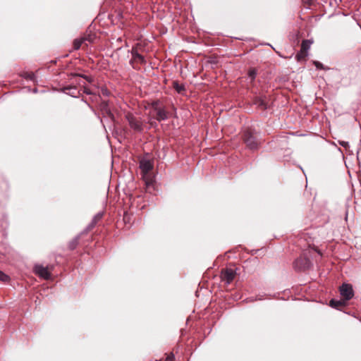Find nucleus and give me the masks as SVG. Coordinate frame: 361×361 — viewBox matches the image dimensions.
<instances>
[{
	"label": "nucleus",
	"mask_w": 361,
	"mask_h": 361,
	"mask_svg": "<svg viewBox=\"0 0 361 361\" xmlns=\"http://www.w3.org/2000/svg\"><path fill=\"white\" fill-rule=\"evenodd\" d=\"M243 140L246 147L251 150L257 149L259 147L260 142L252 129L249 128L245 130L243 135Z\"/></svg>",
	"instance_id": "f257e3e1"
},
{
	"label": "nucleus",
	"mask_w": 361,
	"mask_h": 361,
	"mask_svg": "<svg viewBox=\"0 0 361 361\" xmlns=\"http://www.w3.org/2000/svg\"><path fill=\"white\" fill-rule=\"evenodd\" d=\"M125 117L134 131L140 133L143 130V121L140 118L134 116L131 113L126 114Z\"/></svg>",
	"instance_id": "f03ea898"
},
{
	"label": "nucleus",
	"mask_w": 361,
	"mask_h": 361,
	"mask_svg": "<svg viewBox=\"0 0 361 361\" xmlns=\"http://www.w3.org/2000/svg\"><path fill=\"white\" fill-rule=\"evenodd\" d=\"M312 265V264L310 259L305 255H301L293 262V268L295 270L300 271H304L309 269Z\"/></svg>",
	"instance_id": "7ed1b4c3"
},
{
	"label": "nucleus",
	"mask_w": 361,
	"mask_h": 361,
	"mask_svg": "<svg viewBox=\"0 0 361 361\" xmlns=\"http://www.w3.org/2000/svg\"><path fill=\"white\" fill-rule=\"evenodd\" d=\"M152 107L156 112L154 118L158 121H162L168 118L169 112L165 108L159 105V102L156 101L152 103Z\"/></svg>",
	"instance_id": "20e7f679"
},
{
	"label": "nucleus",
	"mask_w": 361,
	"mask_h": 361,
	"mask_svg": "<svg viewBox=\"0 0 361 361\" xmlns=\"http://www.w3.org/2000/svg\"><path fill=\"white\" fill-rule=\"evenodd\" d=\"M339 292L345 301L350 300L354 296L353 286L350 283H343L339 288Z\"/></svg>",
	"instance_id": "39448f33"
},
{
	"label": "nucleus",
	"mask_w": 361,
	"mask_h": 361,
	"mask_svg": "<svg viewBox=\"0 0 361 361\" xmlns=\"http://www.w3.org/2000/svg\"><path fill=\"white\" fill-rule=\"evenodd\" d=\"M153 166L154 163L151 160L142 159L140 161V168L141 169L143 176H146L148 174V173L152 170Z\"/></svg>",
	"instance_id": "423d86ee"
},
{
	"label": "nucleus",
	"mask_w": 361,
	"mask_h": 361,
	"mask_svg": "<svg viewBox=\"0 0 361 361\" xmlns=\"http://www.w3.org/2000/svg\"><path fill=\"white\" fill-rule=\"evenodd\" d=\"M35 273L39 277L44 279H49L51 277V274L48 270L47 267H44L42 265L37 264L34 267Z\"/></svg>",
	"instance_id": "0eeeda50"
},
{
	"label": "nucleus",
	"mask_w": 361,
	"mask_h": 361,
	"mask_svg": "<svg viewBox=\"0 0 361 361\" xmlns=\"http://www.w3.org/2000/svg\"><path fill=\"white\" fill-rule=\"evenodd\" d=\"M235 272L232 269H225L221 271V277L222 281L230 283L234 279Z\"/></svg>",
	"instance_id": "6e6552de"
},
{
	"label": "nucleus",
	"mask_w": 361,
	"mask_h": 361,
	"mask_svg": "<svg viewBox=\"0 0 361 361\" xmlns=\"http://www.w3.org/2000/svg\"><path fill=\"white\" fill-rule=\"evenodd\" d=\"M146 63L144 57L140 54H136L135 56H133L132 59L130 60V63L133 68L138 69L140 67L138 66L139 64H145Z\"/></svg>",
	"instance_id": "1a4fd4ad"
},
{
	"label": "nucleus",
	"mask_w": 361,
	"mask_h": 361,
	"mask_svg": "<svg viewBox=\"0 0 361 361\" xmlns=\"http://www.w3.org/2000/svg\"><path fill=\"white\" fill-rule=\"evenodd\" d=\"M253 103L257 106L258 108H259L262 110H265L267 108V104L266 102V97H256L254 100Z\"/></svg>",
	"instance_id": "9d476101"
},
{
	"label": "nucleus",
	"mask_w": 361,
	"mask_h": 361,
	"mask_svg": "<svg viewBox=\"0 0 361 361\" xmlns=\"http://www.w3.org/2000/svg\"><path fill=\"white\" fill-rule=\"evenodd\" d=\"M99 109L103 115L108 116L111 118L113 117L107 101L103 100L99 105Z\"/></svg>",
	"instance_id": "9b49d317"
},
{
	"label": "nucleus",
	"mask_w": 361,
	"mask_h": 361,
	"mask_svg": "<svg viewBox=\"0 0 361 361\" xmlns=\"http://www.w3.org/2000/svg\"><path fill=\"white\" fill-rule=\"evenodd\" d=\"M329 305L333 308L340 310L346 305V301L343 299L341 300L332 299L329 301Z\"/></svg>",
	"instance_id": "f8f14e48"
},
{
	"label": "nucleus",
	"mask_w": 361,
	"mask_h": 361,
	"mask_svg": "<svg viewBox=\"0 0 361 361\" xmlns=\"http://www.w3.org/2000/svg\"><path fill=\"white\" fill-rule=\"evenodd\" d=\"M92 94H98L99 97H102V95L103 96H108L109 94V91L105 88V87H96L94 89H93L92 87Z\"/></svg>",
	"instance_id": "ddd939ff"
},
{
	"label": "nucleus",
	"mask_w": 361,
	"mask_h": 361,
	"mask_svg": "<svg viewBox=\"0 0 361 361\" xmlns=\"http://www.w3.org/2000/svg\"><path fill=\"white\" fill-rule=\"evenodd\" d=\"M89 35L86 37H82L81 39H77L73 42V47L74 49H78L82 44H85L86 46H87V44L85 43L86 42H90Z\"/></svg>",
	"instance_id": "4468645a"
},
{
	"label": "nucleus",
	"mask_w": 361,
	"mask_h": 361,
	"mask_svg": "<svg viewBox=\"0 0 361 361\" xmlns=\"http://www.w3.org/2000/svg\"><path fill=\"white\" fill-rule=\"evenodd\" d=\"M173 87L179 94H183L185 90V86L182 84H179L178 81L173 82Z\"/></svg>",
	"instance_id": "2eb2a0df"
},
{
	"label": "nucleus",
	"mask_w": 361,
	"mask_h": 361,
	"mask_svg": "<svg viewBox=\"0 0 361 361\" xmlns=\"http://www.w3.org/2000/svg\"><path fill=\"white\" fill-rule=\"evenodd\" d=\"M312 43V42L309 39L302 40V44H301V48H300V50H302V52L307 53L309 49L310 48V45Z\"/></svg>",
	"instance_id": "dca6fc26"
},
{
	"label": "nucleus",
	"mask_w": 361,
	"mask_h": 361,
	"mask_svg": "<svg viewBox=\"0 0 361 361\" xmlns=\"http://www.w3.org/2000/svg\"><path fill=\"white\" fill-rule=\"evenodd\" d=\"M307 56V52H302V50H300V51L296 54L295 59L298 61H305Z\"/></svg>",
	"instance_id": "f3484780"
},
{
	"label": "nucleus",
	"mask_w": 361,
	"mask_h": 361,
	"mask_svg": "<svg viewBox=\"0 0 361 361\" xmlns=\"http://www.w3.org/2000/svg\"><path fill=\"white\" fill-rule=\"evenodd\" d=\"M104 215V212H99L98 214H97L93 219V222H92V225L93 224H96L99 222V221L102 218Z\"/></svg>",
	"instance_id": "a211bd4d"
},
{
	"label": "nucleus",
	"mask_w": 361,
	"mask_h": 361,
	"mask_svg": "<svg viewBox=\"0 0 361 361\" xmlns=\"http://www.w3.org/2000/svg\"><path fill=\"white\" fill-rule=\"evenodd\" d=\"M10 278L8 275L0 271V281L2 282H8Z\"/></svg>",
	"instance_id": "6ab92c4d"
},
{
	"label": "nucleus",
	"mask_w": 361,
	"mask_h": 361,
	"mask_svg": "<svg viewBox=\"0 0 361 361\" xmlns=\"http://www.w3.org/2000/svg\"><path fill=\"white\" fill-rule=\"evenodd\" d=\"M66 90H67L68 92H66V94L72 96V97H76L75 95V93L76 92V88L75 87H68V88H66Z\"/></svg>",
	"instance_id": "aec40b11"
},
{
	"label": "nucleus",
	"mask_w": 361,
	"mask_h": 361,
	"mask_svg": "<svg viewBox=\"0 0 361 361\" xmlns=\"http://www.w3.org/2000/svg\"><path fill=\"white\" fill-rule=\"evenodd\" d=\"M248 75H249V77L252 80H254L255 76H256V75H257L256 70L255 69H250L249 71H248Z\"/></svg>",
	"instance_id": "412c9836"
},
{
	"label": "nucleus",
	"mask_w": 361,
	"mask_h": 361,
	"mask_svg": "<svg viewBox=\"0 0 361 361\" xmlns=\"http://www.w3.org/2000/svg\"><path fill=\"white\" fill-rule=\"evenodd\" d=\"M314 64L318 69H324L323 64L319 61H314Z\"/></svg>",
	"instance_id": "4be33fe9"
},
{
	"label": "nucleus",
	"mask_w": 361,
	"mask_h": 361,
	"mask_svg": "<svg viewBox=\"0 0 361 361\" xmlns=\"http://www.w3.org/2000/svg\"><path fill=\"white\" fill-rule=\"evenodd\" d=\"M174 360V355L173 353H170L165 361H173Z\"/></svg>",
	"instance_id": "5701e85b"
},
{
	"label": "nucleus",
	"mask_w": 361,
	"mask_h": 361,
	"mask_svg": "<svg viewBox=\"0 0 361 361\" xmlns=\"http://www.w3.org/2000/svg\"><path fill=\"white\" fill-rule=\"evenodd\" d=\"M340 145H342L343 147L345 148H347L349 147V144L348 142H345V141H340L339 142Z\"/></svg>",
	"instance_id": "b1692460"
},
{
	"label": "nucleus",
	"mask_w": 361,
	"mask_h": 361,
	"mask_svg": "<svg viewBox=\"0 0 361 361\" xmlns=\"http://www.w3.org/2000/svg\"><path fill=\"white\" fill-rule=\"evenodd\" d=\"M132 56H135L136 54H139L137 47H133L131 51Z\"/></svg>",
	"instance_id": "393cba45"
},
{
	"label": "nucleus",
	"mask_w": 361,
	"mask_h": 361,
	"mask_svg": "<svg viewBox=\"0 0 361 361\" xmlns=\"http://www.w3.org/2000/svg\"><path fill=\"white\" fill-rule=\"evenodd\" d=\"M123 221H124L125 222H126L127 221H129V216H128V214H127V213H125V214H124V216H123Z\"/></svg>",
	"instance_id": "a878e982"
},
{
	"label": "nucleus",
	"mask_w": 361,
	"mask_h": 361,
	"mask_svg": "<svg viewBox=\"0 0 361 361\" xmlns=\"http://www.w3.org/2000/svg\"><path fill=\"white\" fill-rule=\"evenodd\" d=\"M312 248L319 254L321 256L322 255V253L321 252V251L317 249V247H312Z\"/></svg>",
	"instance_id": "bb28decb"
},
{
	"label": "nucleus",
	"mask_w": 361,
	"mask_h": 361,
	"mask_svg": "<svg viewBox=\"0 0 361 361\" xmlns=\"http://www.w3.org/2000/svg\"><path fill=\"white\" fill-rule=\"evenodd\" d=\"M28 78H29L30 80H33V78H34V74H33V73H30V74H28Z\"/></svg>",
	"instance_id": "cd10ccee"
},
{
	"label": "nucleus",
	"mask_w": 361,
	"mask_h": 361,
	"mask_svg": "<svg viewBox=\"0 0 361 361\" xmlns=\"http://www.w3.org/2000/svg\"><path fill=\"white\" fill-rule=\"evenodd\" d=\"M84 92L86 93L87 95L90 94V90H89L88 89L85 88Z\"/></svg>",
	"instance_id": "c85d7f7f"
},
{
	"label": "nucleus",
	"mask_w": 361,
	"mask_h": 361,
	"mask_svg": "<svg viewBox=\"0 0 361 361\" xmlns=\"http://www.w3.org/2000/svg\"><path fill=\"white\" fill-rule=\"evenodd\" d=\"M82 101H84L88 106L90 105L87 102V100L86 98H85L84 97H82Z\"/></svg>",
	"instance_id": "c756f323"
}]
</instances>
